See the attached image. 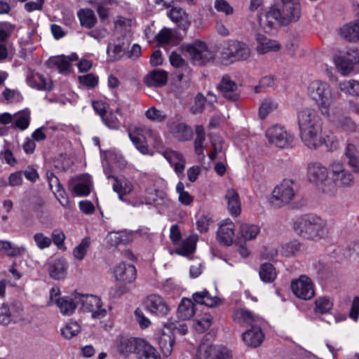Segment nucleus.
<instances>
[{
    "label": "nucleus",
    "mask_w": 359,
    "mask_h": 359,
    "mask_svg": "<svg viewBox=\"0 0 359 359\" xmlns=\"http://www.w3.org/2000/svg\"><path fill=\"white\" fill-rule=\"evenodd\" d=\"M334 184L338 187H348L353 183V177L350 172L344 171L332 178Z\"/></svg>",
    "instance_id": "nucleus-57"
},
{
    "label": "nucleus",
    "mask_w": 359,
    "mask_h": 359,
    "mask_svg": "<svg viewBox=\"0 0 359 359\" xmlns=\"http://www.w3.org/2000/svg\"><path fill=\"white\" fill-rule=\"evenodd\" d=\"M225 200L227 203V209L233 217H238L241 212V203L239 195L233 189H229L225 194Z\"/></svg>",
    "instance_id": "nucleus-25"
},
{
    "label": "nucleus",
    "mask_w": 359,
    "mask_h": 359,
    "mask_svg": "<svg viewBox=\"0 0 359 359\" xmlns=\"http://www.w3.org/2000/svg\"><path fill=\"white\" fill-rule=\"evenodd\" d=\"M129 137L136 149L142 154H149L147 139L152 142L158 152L162 155L173 168L177 175L182 174L186 165V159L180 151L162 147V140L157 132L147 127L135 128L129 132Z\"/></svg>",
    "instance_id": "nucleus-2"
},
{
    "label": "nucleus",
    "mask_w": 359,
    "mask_h": 359,
    "mask_svg": "<svg viewBox=\"0 0 359 359\" xmlns=\"http://www.w3.org/2000/svg\"><path fill=\"white\" fill-rule=\"evenodd\" d=\"M168 74L161 69L154 70L149 72L144 79L146 86L149 87H161L166 84Z\"/></svg>",
    "instance_id": "nucleus-26"
},
{
    "label": "nucleus",
    "mask_w": 359,
    "mask_h": 359,
    "mask_svg": "<svg viewBox=\"0 0 359 359\" xmlns=\"http://www.w3.org/2000/svg\"><path fill=\"white\" fill-rule=\"evenodd\" d=\"M0 251H5L10 257H16L20 255L25 248L16 246L8 241L0 240Z\"/></svg>",
    "instance_id": "nucleus-45"
},
{
    "label": "nucleus",
    "mask_w": 359,
    "mask_h": 359,
    "mask_svg": "<svg viewBox=\"0 0 359 359\" xmlns=\"http://www.w3.org/2000/svg\"><path fill=\"white\" fill-rule=\"evenodd\" d=\"M259 232V226L255 224L244 223L240 226V233L245 241H250L256 238Z\"/></svg>",
    "instance_id": "nucleus-38"
},
{
    "label": "nucleus",
    "mask_w": 359,
    "mask_h": 359,
    "mask_svg": "<svg viewBox=\"0 0 359 359\" xmlns=\"http://www.w3.org/2000/svg\"><path fill=\"white\" fill-rule=\"evenodd\" d=\"M196 240V236L188 238L187 240L183 241L178 248L176 249V253L183 256L190 255L195 250Z\"/></svg>",
    "instance_id": "nucleus-44"
},
{
    "label": "nucleus",
    "mask_w": 359,
    "mask_h": 359,
    "mask_svg": "<svg viewBox=\"0 0 359 359\" xmlns=\"http://www.w3.org/2000/svg\"><path fill=\"white\" fill-rule=\"evenodd\" d=\"M114 191L117 193L118 199L126 201L123 196L130 194L133 190L132 182L125 177H114V182L112 185Z\"/></svg>",
    "instance_id": "nucleus-28"
},
{
    "label": "nucleus",
    "mask_w": 359,
    "mask_h": 359,
    "mask_svg": "<svg viewBox=\"0 0 359 359\" xmlns=\"http://www.w3.org/2000/svg\"><path fill=\"white\" fill-rule=\"evenodd\" d=\"M301 15V6L299 0H281L276 7L268 12L269 18H275L282 25L297 21Z\"/></svg>",
    "instance_id": "nucleus-5"
},
{
    "label": "nucleus",
    "mask_w": 359,
    "mask_h": 359,
    "mask_svg": "<svg viewBox=\"0 0 359 359\" xmlns=\"http://www.w3.org/2000/svg\"><path fill=\"white\" fill-rule=\"evenodd\" d=\"M146 343L147 341L142 339H121L117 344V351L123 357H128L130 353H135L137 355Z\"/></svg>",
    "instance_id": "nucleus-18"
},
{
    "label": "nucleus",
    "mask_w": 359,
    "mask_h": 359,
    "mask_svg": "<svg viewBox=\"0 0 359 359\" xmlns=\"http://www.w3.org/2000/svg\"><path fill=\"white\" fill-rule=\"evenodd\" d=\"M80 330L81 327L76 322H69L61 329V334L66 339H71L77 335Z\"/></svg>",
    "instance_id": "nucleus-54"
},
{
    "label": "nucleus",
    "mask_w": 359,
    "mask_h": 359,
    "mask_svg": "<svg viewBox=\"0 0 359 359\" xmlns=\"http://www.w3.org/2000/svg\"><path fill=\"white\" fill-rule=\"evenodd\" d=\"M52 243L53 242L54 244L60 250H65L66 248L65 247V240L66 238V236L65 233L59 230V229H55L52 232Z\"/></svg>",
    "instance_id": "nucleus-62"
},
{
    "label": "nucleus",
    "mask_w": 359,
    "mask_h": 359,
    "mask_svg": "<svg viewBox=\"0 0 359 359\" xmlns=\"http://www.w3.org/2000/svg\"><path fill=\"white\" fill-rule=\"evenodd\" d=\"M16 316L13 306L8 307L4 305L0 309V323L4 325H8L12 321L15 320Z\"/></svg>",
    "instance_id": "nucleus-49"
},
{
    "label": "nucleus",
    "mask_w": 359,
    "mask_h": 359,
    "mask_svg": "<svg viewBox=\"0 0 359 359\" xmlns=\"http://www.w3.org/2000/svg\"><path fill=\"white\" fill-rule=\"evenodd\" d=\"M102 120L104 125L110 129L117 130L120 128L121 123L119 120L112 113L106 114Z\"/></svg>",
    "instance_id": "nucleus-63"
},
{
    "label": "nucleus",
    "mask_w": 359,
    "mask_h": 359,
    "mask_svg": "<svg viewBox=\"0 0 359 359\" xmlns=\"http://www.w3.org/2000/svg\"><path fill=\"white\" fill-rule=\"evenodd\" d=\"M76 301L83 311L91 313L93 318L101 319L107 315V310L102 307V302L97 296L76 294Z\"/></svg>",
    "instance_id": "nucleus-8"
},
{
    "label": "nucleus",
    "mask_w": 359,
    "mask_h": 359,
    "mask_svg": "<svg viewBox=\"0 0 359 359\" xmlns=\"http://www.w3.org/2000/svg\"><path fill=\"white\" fill-rule=\"evenodd\" d=\"M308 179L316 186H323L328 178V170L319 162H311L307 168Z\"/></svg>",
    "instance_id": "nucleus-17"
},
{
    "label": "nucleus",
    "mask_w": 359,
    "mask_h": 359,
    "mask_svg": "<svg viewBox=\"0 0 359 359\" xmlns=\"http://www.w3.org/2000/svg\"><path fill=\"white\" fill-rule=\"evenodd\" d=\"M195 359H232V354L226 347L213 345L204 338L198 346Z\"/></svg>",
    "instance_id": "nucleus-9"
},
{
    "label": "nucleus",
    "mask_w": 359,
    "mask_h": 359,
    "mask_svg": "<svg viewBox=\"0 0 359 359\" xmlns=\"http://www.w3.org/2000/svg\"><path fill=\"white\" fill-rule=\"evenodd\" d=\"M55 304L58 307L60 313L64 316L72 315L78 305L76 301V294L73 297H62L55 299Z\"/></svg>",
    "instance_id": "nucleus-31"
},
{
    "label": "nucleus",
    "mask_w": 359,
    "mask_h": 359,
    "mask_svg": "<svg viewBox=\"0 0 359 359\" xmlns=\"http://www.w3.org/2000/svg\"><path fill=\"white\" fill-rule=\"evenodd\" d=\"M34 241L40 250L49 248L52 244L51 238L46 236L41 232L35 233L33 236Z\"/></svg>",
    "instance_id": "nucleus-56"
},
{
    "label": "nucleus",
    "mask_w": 359,
    "mask_h": 359,
    "mask_svg": "<svg viewBox=\"0 0 359 359\" xmlns=\"http://www.w3.org/2000/svg\"><path fill=\"white\" fill-rule=\"evenodd\" d=\"M194 301L208 307H215L222 304V300L217 296L212 297L207 290L195 292L192 295Z\"/></svg>",
    "instance_id": "nucleus-33"
},
{
    "label": "nucleus",
    "mask_w": 359,
    "mask_h": 359,
    "mask_svg": "<svg viewBox=\"0 0 359 359\" xmlns=\"http://www.w3.org/2000/svg\"><path fill=\"white\" fill-rule=\"evenodd\" d=\"M114 276L115 280L121 285H127L135 281L137 277V271L133 265L121 262L114 267Z\"/></svg>",
    "instance_id": "nucleus-16"
},
{
    "label": "nucleus",
    "mask_w": 359,
    "mask_h": 359,
    "mask_svg": "<svg viewBox=\"0 0 359 359\" xmlns=\"http://www.w3.org/2000/svg\"><path fill=\"white\" fill-rule=\"evenodd\" d=\"M80 24L88 29L93 27L97 23V18L94 11L90 8H81L77 13Z\"/></svg>",
    "instance_id": "nucleus-36"
},
{
    "label": "nucleus",
    "mask_w": 359,
    "mask_h": 359,
    "mask_svg": "<svg viewBox=\"0 0 359 359\" xmlns=\"http://www.w3.org/2000/svg\"><path fill=\"white\" fill-rule=\"evenodd\" d=\"M137 359H161V356L157 351L147 342L145 346L140 349Z\"/></svg>",
    "instance_id": "nucleus-52"
},
{
    "label": "nucleus",
    "mask_w": 359,
    "mask_h": 359,
    "mask_svg": "<svg viewBox=\"0 0 359 359\" xmlns=\"http://www.w3.org/2000/svg\"><path fill=\"white\" fill-rule=\"evenodd\" d=\"M210 143L213 151L209 154V157L212 161L215 160L219 154L223 151V139L217 134L210 135Z\"/></svg>",
    "instance_id": "nucleus-46"
},
{
    "label": "nucleus",
    "mask_w": 359,
    "mask_h": 359,
    "mask_svg": "<svg viewBox=\"0 0 359 359\" xmlns=\"http://www.w3.org/2000/svg\"><path fill=\"white\" fill-rule=\"evenodd\" d=\"M107 242L111 246L127 245L132 241V235L126 230L121 231H111L108 233Z\"/></svg>",
    "instance_id": "nucleus-34"
},
{
    "label": "nucleus",
    "mask_w": 359,
    "mask_h": 359,
    "mask_svg": "<svg viewBox=\"0 0 359 359\" xmlns=\"http://www.w3.org/2000/svg\"><path fill=\"white\" fill-rule=\"evenodd\" d=\"M297 124L300 138L304 144L311 149H316L326 143L323 135V119L318 110L306 107L297 113Z\"/></svg>",
    "instance_id": "nucleus-3"
},
{
    "label": "nucleus",
    "mask_w": 359,
    "mask_h": 359,
    "mask_svg": "<svg viewBox=\"0 0 359 359\" xmlns=\"http://www.w3.org/2000/svg\"><path fill=\"white\" fill-rule=\"evenodd\" d=\"M309 90L310 96L324 116L337 127L347 130H355L354 123L351 118L343 115L340 106L334 104L336 97L327 83L318 80L313 81L310 83Z\"/></svg>",
    "instance_id": "nucleus-1"
},
{
    "label": "nucleus",
    "mask_w": 359,
    "mask_h": 359,
    "mask_svg": "<svg viewBox=\"0 0 359 359\" xmlns=\"http://www.w3.org/2000/svg\"><path fill=\"white\" fill-rule=\"evenodd\" d=\"M259 274L262 280L265 283H272L276 278V269L269 263H264L262 265Z\"/></svg>",
    "instance_id": "nucleus-42"
},
{
    "label": "nucleus",
    "mask_w": 359,
    "mask_h": 359,
    "mask_svg": "<svg viewBox=\"0 0 359 359\" xmlns=\"http://www.w3.org/2000/svg\"><path fill=\"white\" fill-rule=\"evenodd\" d=\"M340 36L350 42L359 40V20H355L344 25L339 29Z\"/></svg>",
    "instance_id": "nucleus-29"
},
{
    "label": "nucleus",
    "mask_w": 359,
    "mask_h": 359,
    "mask_svg": "<svg viewBox=\"0 0 359 359\" xmlns=\"http://www.w3.org/2000/svg\"><path fill=\"white\" fill-rule=\"evenodd\" d=\"M269 143L280 148H285L292 144L294 135L280 124H275L265 132Z\"/></svg>",
    "instance_id": "nucleus-10"
},
{
    "label": "nucleus",
    "mask_w": 359,
    "mask_h": 359,
    "mask_svg": "<svg viewBox=\"0 0 359 359\" xmlns=\"http://www.w3.org/2000/svg\"><path fill=\"white\" fill-rule=\"evenodd\" d=\"M78 79L82 85L89 88H95L98 84V77L93 74L79 76Z\"/></svg>",
    "instance_id": "nucleus-59"
},
{
    "label": "nucleus",
    "mask_w": 359,
    "mask_h": 359,
    "mask_svg": "<svg viewBox=\"0 0 359 359\" xmlns=\"http://www.w3.org/2000/svg\"><path fill=\"white\" fill-rule=\"evenodd\" d=\"M294 229L300 236L318 241L328 236L329 229L320 217L308 215L298 219L294 224Z\"/></svg>",
    "instance_id": "nucleus-4"
},
{
    "label": "nucleus",
    "mask_w": 359,
    "mask_h": 359,
    "mask_svg": "<svg viewBox=\"0 0 359 359\" xmlns=\"http://www.w3.org/2000/svg\"><path fill=\"white\" fill-rule=\"evenodd\" d=\"M125 51L123 43H109L107 48V53L110 60L116 61L121 59Z\"/></svg>",
    "instance_id": "nucleus-43"
},
{
    "label": "nucleus",
    "mask_w": 359,
    "mask_h": 359,
    "mask_svg": "<svg viewBox=\"0 0 359 359\" xmlns=\"http://www.w3.org/2000/svg\"><path fill=\"white\" fill-rule=\"evenodd\" d=\"M169 59L170 64L174 67L181 69L182 71V72H178L177 74L178 81H181L184 77H189L191 72V68L180 54L172 52L170 54Z\"/></svg>",
    "instance_id": "nucleus-27"
},
{
    "label": "nucleus",
    "mask_w": 359,
    "mask_h": 359,
    "mask_svg": "<svg viewBox=\"0 0 359 359\" xmlns=\"http://www.w3.org/2000/svg\"><path fill=\"white\" fill-rule=\"evenodd\" d=\"M250 49L245 43L238 40H229L223 46L221 60L224 65H229L236 61L245 60L250 57Z\"/></svg>",
    "instance_id": "nucleus-7"
},
{
    "label": "nucleus",
    "mask_w": 359,
    "mask_h": 359,
    "mask_svg": "<svg viewBox=\"0 0 359 359\" xmlns=\"http://www.w3.org/2000/svg\"><path fill=\"white\" fill-rule=\"evenodd\" d=\"M47 180L48 182L50 189L53 191L57 190L63 187L62 184L60 182V180L53 172L48 170L46 172Z\"/></svg>",
    "instance_id": "nucleus-64"
},
{
    "label": "nucleus",
    "mask_w": 359,
    "mask_h": 359,
    "mask_svg": "<svg viewBox=\"0 0 359 359\" xmlns=\"http://www.w3.org/2000/svg\"><path fill=\"white\" fill-rule=\"evenodd\" d=\"M91 180L88 176H82L75 180L72 191L78 196H86L90 193Z\"/></svg>",
    "instance_id": "nucleus-30"
},
{
    "label": "nucleus",
    "mask_w": 359,
    "mask_h": 359,
    "mask_svg": "<svg viewBox=\"0 0 359 359\" xmlns=\"http://www.w3.org/2000/svg\"><path fill=\"white\" fill-rule=\"evenodd\" d=\"M291 290L294 295L303 300L311 299L315 295L314 284L306 275L292 280Z\"/></svg>",
    "instance_id": "nucleus-11"
},
{
    "label": "nucleus",
    "mask_w": 359,
    "mask_h": 359,
    "mask_svg": "<svg viewBox=\"0 0 359 359\" xmlns=\"http://www.w3.org/2000/svg\"><path fill=\"white\" fill-rule=\"evenodd\" d=\"M176 327L173 323H166L158 337L160 348L165 356H168L172 351L175 344V337L172 330Z\"/></svg>",
    "instance_id": "nucleus-14"
},
{
    "label": "nucleus",
    "mask_w": 359,
    "mask_h": 359,
    "mask_svg": "<svg viewBox=\"0 0 359 359\" xmlns=\"http://www.w3.org/2000/svg\"><path fill=\"white\" fill-rule=\"evenodd\" d=\"M90 245V240L89 238L86 237L81 243L74 249L73 255L76 259L81 261L86 255L87 251Z\"/></svg>",
    "instance_id": "nucleus-48"
},
{
    "label": "nucleus",
    "mask_w": 359,
    "mask_h": 359,
    "mask_svg": "<svg viewBox=\"0 0 359 359\" xmlns=\"http://www.w3.org/2000/svg\"><path fill=\"white\" fill-rule=\"evenodd\" d=\"M215 8L219 13H223L226 15L233 13V8L226 0H215L214 4Z\"/></svg>",
    "instance_id": "nucleus-60"
},
{
    "label": "nucleus",
    "mask_w": 359,
    "mask_h": 359,
    "mask_svg": "<svg viewBox=\"0 0 359 359\" xmlns=\"http://www.w3.org/2000/svg\"><path fill=\"white\" fill-rule=\"evenodd\" d=\"M223 96L229 100L236 101L239 98L238 86L229 76H224L218 86Z\"/></svg>",
    "instance_id": "nucleus-23"
},
{
    "label": "nucleus",
    "mask_w": 359,
    "mask_h": 359,
    "mask_svg": "<svg viewBox=\"0 0 359 359\" xmlns=\"http://www.w3.org/2000/svg\"><path fill=\"white\" fill-rule=\"evenodd\" d=\"M300 250V243L293 241L283 246L281 252L285 257H290L296 255Z\"/></svg>",
    "instance_id": "nucleus-61"
},
{
    "label": "nucleus",
    "mask_w": 359,
    "mask_h": 359,
    "mask_svg": "<svg viewBox=\"0 0 359 359\" xmlns=\"http://www.w3.org/2000/svg\"><path fill=\"white\" fill-rule=\"evenodd\" d=\"M256 50L260 55L270 52H277L280 50V43L274 39H269L263 34H257L256 36Z\"/></svg>",
    "instance_id": "nucleus-21"
},
{
    "label": "nucleus",
    "mask_w": 359,
    "mask_h": 359,
    "mask_svg": "<svg viewBox=\"0 0 359 359\" xmlns=\"http://www.w3.org/2000/svg\"><path fill=\"white\" fill-rule=\"evenodd\" d=\"M278 107V102L273 98L266 97L261 103L259 109V117L265 118L270 113L275 111Z\"/></svg>",
    "instance_id": "nucleus-40"
},
{
    "label": "nucleus",
    "mask_w": 359,
    "mask_h": 359,
    "mask_svg": "<svg viewBox=\"0 0 359 359\" xmlns=\"http://www.w3.org/2000/svg\"><path fill=\"white\" fill-rule=\"evenodd\" d=\"M218 241L225 245H230L235 236V224L230 219H225L219 226L217 232Z\"/></svg>",
    "instance_id": "nucleus-20"
},
{
    "label": "nucleus",
    "mask_w": 359,
    "mask_h": 359,
    "mask_svg": "<svg viewBox=\"0 0 359 359\" xmlns=\"http://www.w3.org/2000/svg\"><path fill=\"white\" fill-rule=\"evenodd\" d=\"M67 270V263L63 259H55L49 266V275L55 280L65 277Z\"/></svg>",
    "instance_id": "nucleus-37"
},
{
    "label": "nucleus",
    "mask_w": 359,
    "mask_h": 359,
    "mask_svg": "<svg viewBox=\"0 0 359 359\" xmlns=\"http://www.w3.org/2000/svg\"><path fill=\"white\" fill-rule=\"evenodd\" d=\"M144 305L148 312L159 318L165 317L170 311V307L165 299L156 294L147 296Z\"/></svg>",
    "instance_id": "nucleus-12"
},
{
    "label": "nucleus",
    "mask_w": 359,
    "mask_h": 359,
    "mask_svg": "<svg viewBox=\"0 0 359 359\" xmlns=\"http://www.w3.org/2000/svg\"><path fill=\"white\" fill-rule=\"evenodd\" d=\"M26 82L29 87L38 90L50 91L53 88V83L50 78L32 69L27 70Z\"/></svg>",
    "instance_id": "nucleus-15"
},
{
    "label": "nucleus",
    "mask_w": 359,
    "mask_h": 359,
    "mask_svg": "<svg viewBox=\"0 0 359 359\" xmlns=\"http://www.w3.org/2000/svg\"><path fill=\"white\" fill-rule=\"evenodd\" d=\"M50 63L55 66L60 72H65L69 67V62L67 57L57 56L50 60Z\"/></svg>",
    "instance_id": "nucleus-58"
},
{
    "label": "nucleus",
    "mask_w": 359,
    "mask_h": 359,
    "mask_svg": "<svg viewBox=\"0 0 359 359\" xmlns=\"http://www.w3.org/2000/svg\"><path fill=\"white\" fill-rule=\"evenodd\" d=\"M297 194L298 188L295 181L285 178L273 188L270 202L273 206L282 208L290 204Z\"/></svg>",
    "instance_id": "nucleus-6"
},
{
    "label": "nucleus",
    "mask_w": 359,
    "mask_h": 359,
    "mask_svg": "<svg viewBox=\"0 0 359 359\" xmlns=\"http://www.w3.org/2000/svg\"><path fill=\"white\" fill-rule=\"evenodd\" d=\"M339 87L340 90L352 96L359 97V81L348 80L339 83Z\"/></svg>",
    "instance_id": "nucleus-41"
},
{
    "label": "nucleus",
    "mask_w": 359,
    "mask_h": 359,
    "mask_svg": "<svg viewBox=\"0 0 359 359\" xmlns=\"http://www.w3.org/2000/svg\"><path fill=\"white\" fill-rule=\"evenodd\" d=\"M233 320L235 323L243 327L251 326V327H253L256 325H262L263 323L261 318L243 309H238L234 312Z\"/></svg>",
    "instance_id": "nucleus-19"
},
{
    "label": "nucleus",
    "mask_w": 359,
    "mask_h": 359,
    "mask_svg": "<svg viewBox=\"0 0 359 359\" xmlns=\"http://www.w3.org/2000/svg\"><path fill=\"white\" fill-rule=\"evenodd\" d=\"M169 132L180 141L189 140L192 135V130L184 123L179 121H169L167 124Z\"/></svg>",
    "instance_id": "nucleus-22"
},
{
    "label": "nucleus",
    "mask_w": 359,
    "mask_h": 359,
    "mask_svg": "<svg viewBox=\"0 0 359 359\" xmlns=\"http://www.w3.org/2000/svg\"><path fill=\"white\" fill-rule=\"evenodd\" d=\"M30 112L24 111L16 114L15 121L13 123L14 126L20 130H26L30 122Z\"/></svg>",
    "instance_id": "nucleus-50"
},
{
    "label": "nucleus",
    "mask_w": 359,
    "mask_h": 359,
    "mask_svg": "<svg viewBox=\"0 0 359 359\" xmlns=\"http://www.w3.org/2000/svg\"><path fill=\"white\" fill-rule=\"evenodd\" d=\"M173 37L172 30L164 27L156 36L155 39L159 46H163L170 43Z\"/></svg>",
    "instance_id": "nucleus-55"
},
{
    "label": "nucleus",
    "mask_w": 359,
    "mask_h": 359,
    "mask_svg": "<svg viewBox=\"0 0 359 359\" xmlns=\"http://www.w3.org/2000/svg\"><path fill=\"white\" fill-rule=\"evenodd\" d=\"M170 19L179 27L186 29L190 25V20L187 13L181 8L174 7L168 13Z\"/></svg>",
    "instance_id": "nucleus-32"
},
{
    "label": "nucleus",
    "mask_w": 359,
    "mask_h": 359,
    "mask_svg": "<svg viewBox=\"0 0 359 359\" xmlns=\"http://www.w3.org/2000/svg\"><path fill=\"white\" fill-rule=\"evenodd\" d=\"M194 314L195 305L193 302L189 299H182L177 309V318L180 320H187L191 319Z\"/></svg>",
    "instance_id": "nucleus-35"
},
{
    "label": "nucleus",
    "mask_w": 359,
    "mask_h": 359,
    "mask_svg": "<svg viewBox=\"0 0 359 359\" xmlns=\"http://www.w3.org/2000/svg\"><path fill=\"white\" fill-rule=\"evenodd\" d=\"M176 191L178 194V200L184 205H189L194 201L193 196L184 190V185L182 182H179L176 186Z\"/></svg>",
    "instance_id": "nucleus-53"
},
{
    "label": "nucleus",
    "mask_w": 359,
    "mask_h": 359,
    "mask_svg": "<svg viewBox=\"0 0 359 359\" xmlns=\"http://www.w3.org/2000/svg\"><path fill=\"white\" fill-rule=\"evenodd\" d=\"M242 337L248 346L255 348L262 343L264 335L262 331L261 325H256L245 331Z\"/></svg>",
    "instance_id": "nucleus-24"
},
{
    "label": "nucleus",
    "mask_w": 359,
    "mask_h": 359,
    "mask_svg": "<svg viewBox=\"0 0 359 359\" xmlns=\"http://www.w3.org/2000/svg\"><path fill=\"white\" fill-rule=\"evenodd\" d=\"M314 304V312L320 314L329 313L333 307V302L327 297H318Z\"/></svg>",
    "instance_id": "nucleus-39"
},
{
    "label": "nucleus",
    "mask_w": 359,
    "mask_h": 359,
    "mask_svg": "<svg viewBox=\"0 0 359 359\" xmlns=\"http://www.w3.org/2000/svg\"><path fill=\"white\" fill-rule=\"evenodd\" d=\"M186 51L191 60L200 65L212 58V54L208 50L206 44L200 41H196L192 44L187 45Z\"/></svg>",
    "instance_id": "nucleus-13"
},
{
    "label": "nucleus",
    "mask_w": 359,
    "mask_h": 359,
    "mask_svg": "<svg viewBox=\"0 0 359 359\" xmlns=\"http://www.w3.org/2000/svg\"><path fill=\"white\" fill-rule=\"evenodd\" d=\"M145 117L152 121L156 123H162L165 121L168 117L167 114L162 110H159L155 107L149 108L144 113Z\"/></svg>",
    "instance_id": "nucleus-47"
},
{
    "label": "nucleus",
    "mask_w": 359,
    "mask_h": 359,
    "mask_svg": "<svg viewBox=\"0 0 359 359\" xmlns=\"http://www.w3.org/2000/svg\"><path fill=\"white\" fill-rule=\"evenodd\" d=\"M16 28L15 25L9 22H0V41L6 42Z\"/></svg>",
    "instance_id": "nucleus-51"
}]
</instances>
